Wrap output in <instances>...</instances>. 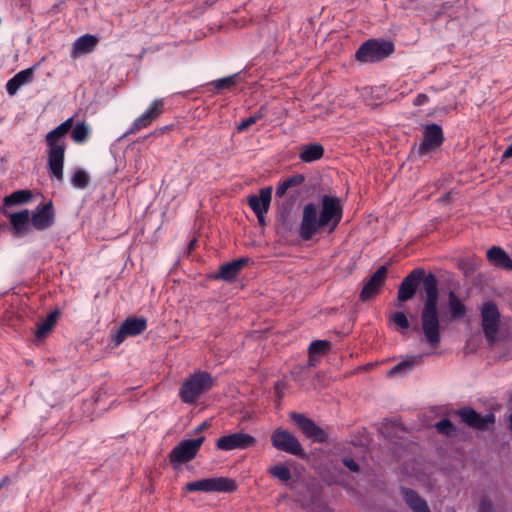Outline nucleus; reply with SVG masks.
Masks as SVG:
<instances>
[{
  "label": "nucleus",
  "instance_id": "a18cd8bd",
  "mask_svg": "<svg viewBox=\"0 0 512 512\" xmlns=\"http://www.w3.org/2000/svg\"><path fill=\"white\" fill-rule=\"evenodd\" d=\"M511 157H512V143L507 146V148L503 152L501 158L504 160V159H508V158H511Z\"/></svg>",
  "mask_w": 512,
  "mask_h": 512
},
{
  "label": "nucleus",
  "instance_id": "f704fd0d",
  "mask_svg": "<svg viewBox=\"0 0 512 512\" xmlns=\"http://www.w3.org/2000/svg\"><path fill=\"white\" fill-rule=\"evenodd\" d=\"M152 122V118L147 113L143 112L134 120L130 129L125 133V135L135 134L136 132L150 126Z\"/></svg>",
  "mask_w": 512,
  "mask_h": 512
},
{
  "label": "nucleus",
  "instance_id": "c03bdc74",
  "mask_svg": "<svg viewBox=\"0 0 512 512\" xmlns=\"http://www.w3.org/2000/svg\"><path fill=\"white\" fill-rule=\"evenodd\" d=\"M343 464L345 467H347L352 472H358L359 471V465L355 462L352 458H344Z\"/></svg>",
  "mask_w": 512,
  "mask_h": 512
},
{
  "label": "nucleus",
  "instance_id": "72a5a7b5",
  "mask_svg": "<svg viewBox=\"0 0 512 512\" xmlns=\"http://www.w3.org/2000/svg\"><path fill=\"white\" fill-rule=\"evenodd\" d=\"M90 177L83 169H76L71 177V185L77 189H84L88 186Z\"/></svg>",
  "mask_w": 512,
  "mask_h": 512
},
{
  "label": "nucleus",
  "instance_id": "39448f33",
  "mask_svg": "<svg viewBox=\"0 0 512 512\" xmlns=\"http://www.w3.org/2000/svg\"><path fill=\"white\" fill-rule=\"evenodd\" d=\"M271 444L278 451H282L299 458H305L306 456L299 440L286 429L277 428L274 430L271 435Z\"/></svg>",
  "mask_w": 512,
  "mask_h": 512
},
{
  "label": "nucleus",
  "instance_id": "2f4dec72",
  "mask_svg": "<svg viewBox=\"0 0 512 512\" xmlns=\"http://www.w3.org/2000/svg\"><path fill=\"white\" fill-rule=\"evenodd\" d=\"M266 115V107L261 106L253 115L248 118L242 119L236 126L238 133L244 132L250 126L254 125L258 120L262 119Z\"/></svg>",
  "mask_w": 512,
  "mask_h": 512
},
{
  "label": "nucleus",
  "instance_id": "5701e85b",
  "mask_svg": "<svg viewBox=\"0 0 512 512\" xmlns=\"http://www.w3.org/2000/svg\"><path fill=\"white\" fill-rule=\"evenodd\" d=\"M238 488L237 482L228 477L209 478V493H234Z\"/></svg>",
  "mask_w": 512,
  "mask_h": 512
},
{
  "label": "nucleus",
  "instance_id": "2eb2a0df",
  "mask_svg": "<svg viewBox=\"0 0 512 512\" xmlns=\"http://www.w3.org/2000/svg\"><path fill=\"white\" fill-rule=\"evenodd\" d=\"M456 414L467 426L480 431L487 430L489 425L495 423V415L493 413L482 416L469 406L459 408Z\"/></svg>",
  "mask_w": 512,
  "mask_h": 512
},
{
  "label": "nucleus",
  "instance_id": "ddd939ff",
  "mask_svg": "<svg viewBox=\"0 0 512 512\" xmlns=\"http://www.w3.org/2000/svg\"><path fill=\"white\" fill-rule=\"evenodd\" d=\"M444 142L442 127L436 123L427 124L423 130V140L417 148L419 156H424L440 147Z\"/></svg>",
  "mask_w": 512,
  "mask_h": 512
},
{
  "label": "nucleus",
  "instance_id": "393cba45",
  "mask_svg": "<svg viewBox=\"0 0 512 512\" xmlns=\"http://www.w3.org/2000/svg\"><path fill=\"white\" fill-rule=\"evenodd\" d=\"M324 156V147L319 143L304 145L299 153V159L303 163H312Z\"/></svg>",
  "mask_w": 512,
  "mask_h": 512
},
{
  "label": "nucleus",
  "instance_id": "9d476101",
  "mask_svg": "<svg viewBox=\"0 0 512 512\" xmlns=\"http://www.w3.org/2000/svg\"><path fill=\"white\" fill-rule=\"evenodd\" d=\"M291 420L297 425L304 436L317 443H325L328 440V434L318 426L312 419L306 417L304 414L291 412Z\"/></svg>",
  "mask_w": 512,
  "mask_h": 512
},
{
  "label": "nucleus",
  "instance_id": "49530a36",
  "mask_svg": "<svg viewBox=\"0 0 512 512\" xmlns=\"http://www.w3.org/2000/svg\"><path fill=\"white\" fill-rule=\"evenodd\" d=\"M265 214L266 213H255V215L257 217V221H258L259 225H261V226L266 225Z\"/></svg>",
  "mask_w": 512,
  "mask_h": 512
},
{
  "label": "nucleus",
  "instance_id": "20e7f679",
  "mask_svg": "<svg viewBox=\"0 0 512 512\" xmlns=\"http://www.w3.org/2000/svg\"><path fill=\"white\" fill-rule=\"evenodd\" d=\"M394 52V44L386 40L369 39L356 51L355 57L364 63H373L385 59Z\"/></svg>",
  "mask_w": 512,
  "mask_h": 512
},
{
  "label": "nucleus",
  "instance_id": "8fccbe9b",
  "mask_svg": "<svg viewBox=\"0 0 512 512\" xmlns=\"http://www.w3.org/2000/svg\"><path fill=\"white\" fill-rule=\"evenodd\" d=\"M195 245H196V240L195 239L191 240L188 244L189 250L191 251L192 249H194Z\"/></svg>",
  "mask_w": 512,
  "mask_h": 512
},
{
  "label": "nucleus",
  "instance_id": "cd10ccee",
  "mask_svg": "<svg viewBox=\"0 0 512 512\" xmlns=\"http://www.w3.org/2000/svg\"><path fill=\"white\" fill-rule=\"evenodd\" d=\"M33 195L30 190H17L11 193L10 195L4 197L3 206L12 207L16 205H21L28 203L32 199Z\"/></svg>",
  "mask_w": 512,
  "mask_h": 512
},
{
  "label": "nucleus",
  "instance_id": "58836bf2",
  "mask_svg": "<svg viewBox=\"0 0 512 512\" xmlns=\"http://www.w3.org/2000/svg\"><path fill=\"white\" fill-rule=\"evenodd\" d=\"M164 111V101L162 99H155L150 106L144 111L152 120H156Z\"/></svg>",
  "mask_w": 512,
  "mask_h": 512
},
{
  "label": "nucleus",
  "instance_id": "0eeeda50",
  "mask_svg": "<svg viewBox=\"0 0 512 512\" xmlns=\"http://www.w3.org/2000/svg\"><path fill=\"white\" fill-rule=\"evenodd\" d=\"M343 209L338 197L323 195L321 198L320 223L323 227L335 230L342 219Z\"/></svg>",
  "mask_w": 512,
  "mask_h": 512
},
{
  "label": "nucleus",
  "instance_id": "4be33fe9",
  "mask_svg": "<svg viewBox=\"0 0 512 512\" xmlns=\"http://www.w3.org/2000/svg\"><path fill=\"white\" fill-rule=\"evenodd\" d=\"M405 503L413 512H431L427 501L411 488H401Z\"/></svg>",
  "mask_w": 512,
  "mask_h": 512
},
{
  "label": "nucleus",
  "instance_id": "09e8293b",
  "mask_svg": "<svg viewBox=\"0 0 512 512\" xmlns=\"http://www.w3.org/2000/svg\"><path fill=\"white\" fill-rule=\"evenodd\" d=\"M207 425H208L207 422H203L202 424L197 426V428L195 429V432L199 433V432L203 431L207 427Z\"/></svg>",
  "mask_w": 512,
  "mask_h": 512
},
{
  "label": "nucleus",
  "instance_id": "f257e3e1",
  "mask_svg": "<svg viewBox=\"0 0 512 512\" xmlns=\"http://www.w3.org/2000/svg\"><path fill=\"white\" fill-rule=\"evenodd\" d=\"M422 283L425 293L423 308L421 310L420 319L423 335L427 344L432 348H438L441 343V326L439 319L438 301L439 290L438 280L433 273H425L423 268H415L408 273L401 281L397 300L398 307L403 303L411 300Z\"/></svg>",
  "mask_w": 512,
  "mask_h": 512
},
{
  "label": "nucleus",
  "instance_id": "de8ad7c7",
  "mask_svg": "<svg viewBox=\"0 0 512 512\" xmlns=\"http://www.w3.org/2000/svg\"><path fill=\"white\" fill-rule=\"evenodd\" d=\"M169 129V126H165L163 128H159V129H156L153 134L154 135H159V134H163L165 131H167Z\"/></svg>",
  "mask_w": 512,
  "mask_h": 512
},
{
  "label": "nucleus",
  "instance_id": "37998d69",
  "mask_svg": "<svg viewBox=\"0 0 512 512\" xmlns=\"http://www.w3.org/2000/svg\"><path fill=\"white\" fill-rule=\"evenodd\" d=\"M429 102V97L425 93H419L416 95V97L413 100L414 106H422Z\"/></svg>",
  "mask_w": 512,
  "mask_h": 512
},
{
  "label": "nucleus",
  "instance_id": "a19ab883",
  "mask_svg": "<svg viewBox=\"0 0 512 512\" xmlns=\"http://www.w3.org/2000/svg\"><path fill=\"white\" fill-rule=\"evenodd\" d=\"M391 321L403 330H407L409 328V321L404 312L396 311L393 313L391 316Z\"/></svg>",
  "mask_w": 512,
  "mask_h": 512
},
{
  "label": "nucleus",
  "instance_id": "c85d7f7f",
  "mask_svg": "<svg viewBox=\"0 0 512 512\" xmlns=\"http://www.w3.org/2000/svg\"><path fill=\"white\" fill-rule=\"evenodd\" d=\"M422 362L421 355L409 356L406 359L400 361L396 365H394L388 372L389 375H395L399 373H406L411 371L416 364Z\"/></svg>",
  "mask_w": 512,
  "mask_h": 512
},
{
  "label": "nucleus",
  "instance_id": "a878e982",
  "mask_svg": "<svg viewBox=\"0 0 512 512\" xmlns=\"http://www.w3.org/2000/svg\"><path fill=\"white\" fill-rule=\"evenodd\" d=\"M304 181H305V176L300 173L294 174V175L284 179L276 187V191H275L276 197L282 198L286 194V192L289 188L300 186L304 183Z\"/></svg>",
  "mask_w": 512,
  "mask_h": 512
},
{
  "label": "nucleus",
  "instance_id": "1a4fd4ad",
  "mask_svg": "<svg viewBox=\"0 0 512 512\" xmlns=\"http://www.w3.org/2000/svg\"><path fill=\"white\" fill-rule=\"evenodd\" d=\"M481 321L485 338L493 343L500 325V312L493 301H487L482 305Z\"/></svg>",
  "mask_w": 512,
  "mask_h": 512
},
{
  "label": "nucleus",
  "instance_id": "473e14b6",
  "mask_svg": "<svg viewBox=\"0 0 512 512\" xmlns=\"http://www.w3.org/2000/svg\"><path fill=\"white\" fill-rule=\"evenodd\" d=\"M89 128L84 121L77 122L71 131V138L75 143H84L89 137Z\"/></svg>",
  "mask_w": 512,
  "mask_h": 512
},
{
  "label": "nucleus",
  "instance_id": "9b49d317",
  "mask_svg": "<svg viewBox=\"0 0 512 512\" xmlns=\"http://www.w3.org/2000/svg\"><path fill=\"white\" fill-rule=\"evenodd\" d=\"M147 329V319L144 317H128L119 329L111 336L115 346H119L127 337H134L142 334Z\"/></svg>",
  "mask_w": 512,
  "mask_h": 512
},
{
  "label": "nucleus",
  "instance_id": "7c9ffc66",
  "mask_svg": "<svg viewBox=\"0 0 512 512\" xmlns=\"http://www.w3.org/2000/svg\"><path fill=\"white\" fill-rule=\"evenodd\" d=\"M267 472L274 479H277L283 483H287L292 475L290 468L284 463H278L276 465L270 466L267 469Z\"/></svg>",
  "mask_w": 512,
  "mask_h": 512
},
{
  "label": "nucleus",
  "instance_id": "ea45409f",
  "mask_svg": "<svg viewBox=\"0 0 512 512\" xmlns=\"http://www.w3.org/2000/svg\"><path fill=\"white\" fill-rule=\"evenodd\" d=\"M185 489L189 492L203 491L209 493V478L189 482L186 484Z\"/></svg>",
  "mask_w": 512,
  "mask_h": 512
},
{
  "label": "nucleus",
  "instance_id": "79ce46f5",
  "mask_svg": "<svg viewBox=\"0 0 512 512\" xmlns=\"http://www.w3.org/2000/svg\"><path fill=\"white\" fill-rule=\"evenodd\" d=\"M494 506L493 502L488 497H482L479 506H478V512H493Z\"/></svg>",
  "mask_w": 512,
  "mask_h": 512
},
{
  "label": "nucleus",
  "instance_id": "864d4df0",
  "mask_svg": "<svg viewBox=\"0 0 512 512\" xmlns=\"http://www.w3.org/2000/svg\"><path fill=\"white\" fill-rule=\"evenodd\" d=\"M3 487V482H0V489Z\"/></svg>",
  "mask_w": 512,
  "mask_h": 512
},
{
  "label": "nucleus",
  "instance_id": "b1692460",
  "mask_svg": "<svg viewBox=\"0 0 512 512\" xmlns=\"http://www.w3.org/2000/svg\"><path fill=\"white\" fill-rule=\"evenodd\" d=\"M487 259L496 267L512 271V259L501 247H491L487 251Z\"/></svg>",
  "mask_w": 512,
  "mask_h": 512
},
{
  "label": "nucleus",
  "instance_id": "4c0bfd02",
  "mask_svg": "<svg viewBox=\"0 0 512 512\" xmlns=\"http://www.w3.org/2000/svg\"><path fill=\"white\" fill-rule=\"evenodd\" d=\"M437 431L446 436H453L457 433V427L448 418L441 419L435 424Z\"/></svg>",
  "mask_w": 512,
  "mask_h": 512
},
{
  "label": "nucleus",
  "instance_id": "412c9836",
  "mask_svg": "<svg viewBox=\"0 0 512 512\" xmlns=\"http://www.w3.org/2000/svg\"><path fill=\"white\" fill-rule=\"evenodd\" d=\"M34 77V67H29L27 69L21 70L16 73L11 79H9L6 83V91L10 96H13L17 93V91L23 85H26L32 82Z\"/></svg>",
  "mask_w": 512,
  "mask_h": 512
},
{
  "label": "nucleus",
  "instance_id": "6e6552de",
  "mask_svg": "<svg viewBox=\"0 0 512 512\" xmlns=\"http://www.w3.org/2000/svg\"><path fill=\"white\" fill-rule=\"evenodd\" d=\"M324 228L320 223L318 216V207L314 203H308L304 206L302 219L298 228V235L303 241H309L319 231Z\"/></svg>",
  "mask_w": 512,
  "mask_h": 512
},
{
  "label": "nucleus",
  "instance_id": "f8f14e48",
  "mask_svg": "<svg viewBox=\"0 0 512 512\" xmlns=\"http://www.w3.org/2000/svg\"><path fill=\"white\" fill-rule=\"evenodd\" d=\"M255 443L254 436L244 432H236L218 438L215 447L221 451L244 450L254 446Z\"/></svg>",
  "mask_w": 512,
  "mask_h": 512
},
{
  "label": "nucleus",
  "instance_id": "3c124183",
  "mask_svg": "<svg viewBox=\"0 0 512 512\" xmlns=\"http://www.w3.org/2000/svg\"><path fill=\"white\" fill-rule=\"evenodd\" d=\"M509 423H510V428L512 430V413L509 416Z\"/></svg>",
  "mask_w": 512,
  "mask_h": 512
},
{
  "label": "nucleus",
  "instance_id": "603ef678",
  "mask_svg": "<svg viewBox=\"0 0 512 512\" xmlns=\"http://www.w3.org/2000/svg\"><path fill=\"white\" fill-rule=\"evenodd\" d=\"M0 482H3V485H5L8 482V478L4 477Z\"/></svg>",
  "mask_w": 512,
  "mask_h": 512
},
{
  "label": "nucleus",
  "instance_id": "7ed1b4c3",
  "mask_svg": "<svg viewBox=\"0 0 512 512\" xmlns=\"http://www.w3.org/2000/svg\"><path fill=\"white\" fill-rule=\"evenodd\" d=\"M213 378L208 372H197L185 379L179 390V397L183 403L193 404L199 396L213 386Z\"/></svg>",
  "mask_w": 512,
  "mask_h": 512
},
{
  "label": "nucleus",
  "instance_id": "bb28decb",
  "mask_svg": "<svg viewBox=\"0 0 512 512\" xmlns=\"http://www.w3.org/2000/svg\"><path fill=\"white\" fill-rule=\"evenodd\" d=\"M448 307L453 319H461L466 314V307L454 291L448 293Z\"/></svg>",
  "mask_w": 512,
  "mask_h": 512
},
{
  "label": "nucleus",
  "instance_id": "a211bd4d",
  "mask_svg": "<svg viewBox=\"0 0 512 512\" xmlns=\"http://www.w3.org/2000/svg\"><path fill=\"white\" fill-rule=\"evenodd\" d=\"M249 261L250 259L248 257H241L222 264L219 267L216 278L226 282H232L235 280L242 268L249 263Z\"/></svg>",
  "mask_w": 512,
  "mask_h": 512
},
{
  "label": "nucleus",
  "instance_id": "f3484780",
  "mask_svg": "<svg viewBox=\"0 0 512 512\" xmlns=\"http://www.w3.org/2000/svg\"><path fill=\"white\" fill-rule=\"evenodd\" d=\"M99 43L97 36L92 34H84L78 37L72 44L70 56L73 59H77L82 55L93 52Z\"/></svg>",
  "mask_w": 512,
  "mask_h": 512
},
{
  "label": "nucleus",
  "instance_id": "dca6fc26",
  "mask_svg": "<svg viewBox=\"0 0 512 512\" xmlns=\"http://www.w3.org/2000/svg\"><path fill=\"white\" fill-rule=\"evenodd\" d=\"M55 222V213L52 201L38 205L31 216V225L38 231L50 228Z\"/></svg>",
  "mask_w": 512,
  "mask_h": 512
},
{
  "label": "nucleus",
  "instance_id": "4468645a",
  "mask_svg": "<svg viewBox=\"0 0 512 512\" xmlns=\"http://www.w3.org/2000/svg\"><path fill=\"white\" fill-rule=\"evenodd\" d=\"M388 274L386 265L380 266L365 282L359 294V300L362 302L374 299L382 290Z\"/></svg>",
  "mask_w": 512,
  "mask_h": 512
},
{
  "label": "nucleus",
  "instance_id": "6ab92c4d",
  "mask_svg": "<svg viewBox=\"0 0 512 512\" xmlns=\"http://www.w3.org/2000/svg\"><path fill=\"white\" fill-rule=\"evenodd\" d=\"M4 213L9 217L12 233L14 236L21 237L30 231V213L28 209H24L15 213H7V211L4 210Z\"/></svg>",
  "mask_w": 512,
  "mask_h": 512
},
{
  "label": "nucleus",
  "instance_id": "c756f323",
  "mask_svg": "<svg viewBox=\"0 0 512 512\" xmlns=\"http://www.w3.org/2000/svg\"><path fill=\"white\" fill-rule=\"evenodd\" d=\"M59 312L53 311L47 315V317L40 323L37 324L35 336L37 339H42L48 335V333L54 327Z\"/></svg>",
  "mask_w": 512,
  "mask_h": 512
},
{
  "label": "nucleus",
  "instance_id": "c9c22d12",
  "mask_svg": "<svg viewBox=\"0 0 512 512\" xmlns=\"http://www.w3.org/2000/svg\"><path fill=\"white\" fill-rule=\"evenodd\" d=\"M238 77V73L233 75L216 79L211 82V85L218 91L221 90H229L236 86V78Z\"/></svg>",
  "mask_w": 512,
  "mask_h": 512
},
{
  "label": "nucleus",
  "instance_id": "423d86ee",
  "mask_svg": "<svg viewBox=\"0 0 512 512\" xmlns=\"http://www.w3.org/2000/svg\"><path fill=\"white\" fill-rule=\"evenodd\" d=\"M204 441V436L180 441L168 455L170 463L178 465L190 462L196 457Z\"/></svg>",
  "mask_w": 512,
  "mask_h": 512
},
{
  "label": "nucleus",
  "instance_id": "e433bc0d",
  "mask_svg": "<svg viewBox=\"0 0 512 512\" xmlns=\"http://www.w3.org/2000/svg\"><path fill=\"white\" fill-rule=\"evenodd\" d=\"M330 347L331 343L328 340H314L308 347L309 356L322 355L326 353Z\"/></svg>",
  "mask_w": 512,
  "mask_h": 512
},
{
  "label": "nucleus",
  "instance_id": "aec40b11",
  "mask_svg": "<svg viewBox=\"0 0 512 512\" xmlns=\"http://www.w3.org/2000/svg\"><path fill=\"white\" fill-rule=\"evenodd\" d=\"M272 197V187H264L259 190V194L249 195L247 202L254 213H267L270 207Z\"/></svg>",
  "mask_w": 512,
  "mask_h": 512
},
{
  "label": "nucleus",
  "instance_id": "f03ea898",
  "mask_svg": "<svg viewBox=\"0 0 512 512\" xmlns=\"http://www.w3.org/2000/svg\"><path fill=\"white\" fill-rule=\"evenodd\" d=\"M73 117L68 118L46 135L47 168L51 178L62 182L64 179L65 135L71 130Z\"/></svg>",
  "mask_w": 512,
  "mask_h": 512
}]
</instances>
